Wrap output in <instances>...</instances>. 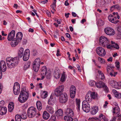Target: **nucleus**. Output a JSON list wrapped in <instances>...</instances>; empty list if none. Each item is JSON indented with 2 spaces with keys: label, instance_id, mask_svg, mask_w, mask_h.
Instances as JSON below:
<instances>
[{
  "label": "nucleus",
  "instance_id": "obj_1",
  "mask_svg": "<svg viewBox=\"0 0 121 121\" xmlns=\"http://www.w3.org/2000/svg\"><path fill=\"white\" fill-rule=\"evenodd\" d=\"M29 95V92L26 91V88H22L20 93L18 100L21 103H24L28 100Z\"/></svg>",
  "mask_w": 121,
  "mask_h": 121
},
{
  "label": "nucleus",
  "instance_id": "obj_2",
  "mask_svg": "<svg viewBox=\"0 0 121 121\" xmlns=\"http://www.w3.org/2000/svg\"><path fill=\"white\" fill-rule=\"evenodd\" d=\"M18 58L8 57L6 58V62L8 67L11 68L17 66L18 63Z\"/></svg>",
  "mask_w": 121,
  "mask_h": 121
},
{
  "label": "nucleus",
  "instance_id": "obj_3",
  "mask_svg": "<svg viewBox=\"0 0 121 121\" xmlns=\"http://www.w3.org/2000/svg\"><path fill=\"white\" fill-rule=\"evenodd\" d=\"M100 44L103 47H106L107 48L111 47L109 40L107 38L103 36L100 37L99 39Z\"/></svg>",
  "mask_w": 121,
  "mask_h": 121
},
{
  "label": "nucleus",
  "instance_id": "obj_4",
  "mask_svg": "<svg viewBox=\"0 0 121 121\" xmlns=\"http://www.w3.org/2000/svg\"><path fill=\"white\" fill-rule=\"evenodd\" d=\"M27 113L28 117L32 118L34 117L36 114V108L34 107H30L27 111Z\"/></svg>",
  "mask_w": 121,
  "mask_h": 121
},
{
  "label": "nucleus",
  "instance_id": "obj_5",
  "mask_svg": "<svg viewBox=\"0 0 121 121\" xmlns=\"http://www.w3.org/2000/svg\"><path fill=\"white\" fill-rule=\"evenodd\" d=\"M64 87V86L62 85L56 88L54 91L55 95L56 96H59L62 95Z\"/></svg>",
  "mask_w": 121,
  "mask_h": 121
},
{
  "label": "nucleus",
  "instance_id": "obj_6",
  "mask_svg": "<svg viewBox=\"0 0 121 121\" xmlns=\"http://www.w3.org/2000/svg\"><path fill=\"white\" fill-rule=\"evenodd\" d=\"M89 120L93 121H108L105 116L101 114L99 116V118L97 117L90 118Z\"/></svg>",
  "mask_w": 121,
  "mask_h": 121
},
{
  "label": "nucleus",
  "instance_id": "obj_7",
  "mask_svg": "<svg viewBox=\"0 0 121 121\" xmlns=\"http://www.w3.org/2000/svg\"><path fill=\"white\" fill-rule=\"evenodd\" d=\"M82 107L83 110L86 112H88L90 110L89 104L86 101H83L82 103Z\"/></svg>",
  "mask_w": 121,
  "mask_h": 121
},
{
  "label": "nucleus",
  "instance_id": "obj_8",
  "mask_svg": "<svg viewBox=\"0 0 121 121\" xmlns=\"http://www.w3.org/2000/svg\"><path fill=\"white\" fill-rule=\"evenodd\" d=\"M14 94L16 95L19 94L20 91V85L17 82H16L14 83L13 89Z\"/></svg>",
  "mask_w": 121,
  "mask_h": 121
},
{
  "label": "nucleus",
  "instance_id": "obj_9",
  "mask_svg": "<svg viewBox=\"0 0 121 121\" xmlns=\"http://www.w3.org/2000/svg\"><path fill=\"white\" fill-rule=\"evenodd\" d=\"M96 52L99 56H103L105 55L106 52L105 50L101 47H98L96 49Z\"/></svg>",
  "mask_w": 121,
  "mask_h": 121
},
{
  "label": "nucleus",
  "instance_id": "obj_10",
  "mask_svg": "<svg viewBox=\"0 0 121 121\" xmlns=\"http://www.w3.org/2000/svg\"><path fill=\"white\" fill-rule=\"evenodd\" d=\"M68 96L66 93H64L59 98V101L61 103H65L67 101Z\"/></svg>",
  "mask_w": 121,
  "mask_h": 121
},
{
  "label": "nucleus",
  "instance_id": "obj_11",
  "mask_svg": "<svg viewBox=\"0 0 121 121\" xmlns=\"http://www.w3.org/2000/svg\"><path fill=\"white\" fill-rule=\"evenodd\" d=\"M104 31L107 35H113L115 34L114 30L112 28L109 27L104 28Z\"/></svg>",
  "mask_w": 121,
  "mask_h": 121
},
{
  "label": "nucleus",
  "instance_id": "obj_12",
  "mask_svg": "<svg viewBox=\"0 0 121 121\" xmlns=\"http://www.w3.org/2000/svg\"><path fill=\"white\" fill-rule=\"evenodd\" d=\"M76 92V89L75 86L72 85L70 88V97L74 98L75 96Z\"/></svg>",
  "mask_w": 121,
  "mask_h": 121
},
{
  "label": "nucleus",
  "instance_id": "obj_13",
  "mask_svg": "<svg viewBox=\"0 0 121 121\" xmlns=\"http://www.w3.org/2000/svg\"><path fill=\"white\" fill-rule=\"evenodd\" d=\"M30 55V50L28 49H26L25 51L23 54V60L25 61H27L29 58Z\"/></svg>",
  "mask_w": 121,
  "mask_h": 121
},
{
  "label": "nucleus",
  "instance_id": "obj_14",
  "mask_svg": "<svg viewBox=\"0 0 121 121\" xmlns=\"http://www.w3.org/2000/svg\"><path fill=\"white\" fill-rule=\"evenodd\" d=\"M109 21L112 23L116 24L119 22L118 20L115 16L112 15H110L108 17Z\"/></svg>",
  "mask_w": 121,
  "mask_h": 121
},
{
  "label": "nucleus",
  "instance_id": "obj_15",
  "mask_svg": "<svg viewBox=\"0 0 121 121\" xmlns=\"http://www.w3.org/2000/svg\"><path fill=\"white\" fill-rule=\"evenodd\" d=\"M6 63L4 61L2 60L0 62V71L4 72L6 69Z\"/></svg>",
  "mask_w": 121,
  "mask_h": 121
},
{
  "label": "nucleus",
  "instance_id": "obj_16",
  "mask_svg": "<svg viewBox=\"0 0 121 121\" xmlns=\"http://www.w3.org/2000/svg\"><path fill=\"white\" fill-rule=\"evenodd\" d=\"M15 35V31L14 30H12L9 34L8 37V40L11 41L14 38Z\"/></svg>",
  "mask_w": 121,
  "mask_h": 121
},
{
  "label": "nucleus",
  "instance_id": "obj_17",
  "mask_svg": "<svg viewBox=\"0 0 121 121\" xmlns=\"http://www.w3.org/2000/svg\"><path fill=\"white\" fill-rule=\"evenodd\" d=\"M90 92H88L86 95L85 97V100L84 101H86L87 102L88 101V102H90L92 100Z\"/></svg>",
  "mask_w": 121,
  "mask_h": 121
},
{
  "label": "nucleus",
  "instance_id": "obj_18",
  "mask_svg": "<svg viewBox=\"0 0 121 121\" xmlns=\"http://www.w3.org/2000/svg\"><path fill=\"white\" fill-rule=\"evenodd\" d=\"M98 108L97 106H93L91 109V113L92 115L95 114L98 112Z\"/></svg>",
  "mask_w": 121,
  "mask_h": 121
},
{
  "label": "nucleus",
  "instance_id": "obj_19",
  "mask_svg": "<svg viewBox=\"0 0 121 121\" xmlns=\"http://www.w3.org/2000/svg\"><path fill=\"white\" fill-rule=\"evenodd\" d=\"M65 112L67 115L71 117H73L74 116L73 112L70 108H67Z\"/></svg>",
  "mask_w": 121,
  "mask_h": 121
},
{
  "label": "nucleus",
  "instance_id": "obj_20",
  "mask_svg": "<svg viewBox=\"0 0 121 121\" xmlns=\"http://www.w3.org/2000/svg\"><path fill=\"white\" fill-rule=\"evenodd\" d=\"M22 33L21 32H19L16 34V39L17 40V41L20 42L22 39Z\"/></svg>",
  "mask_w": 121,
  "mask_h": 121
},
{
  "label": "nucleus",
  "instance_id": "obj_21",
  "mask_svg": "<svg viewBox=\"0 0 121 121\" xmlns=\"http://www.w3.org/2000/svg\"><path fill=\"white\" fill-rule=\"evenodd\" d=\"M113 113H116L117 115H119L120 112V108L118 106L116 105V107L113 108Z\"/></svg>",
  "mask_w": 121,
  "mask_h": 121
},
{
  "label": "nucleus",
  "instance_id": "obj_22",
  "mask_svg": "<svg viewBox=\"0 0 121 121\" xmlns=\"http://www.w3.org/2000/svg\"><path fill=\"white\" fill-rule=\"evenodd\" d=\"M7 111V108L4 107L0 108V114L4 115L6 114Z\"/></svg>",
  "mask_w": 121,
  "mask_h": 121
},
{
  "label": "nucleus",
  "instance_id": "obj_23",
  "mask_svg": "<svg viewBox=\"0 0 121 121\" xmlns=\"http://www.w3.org/2000/svg\"><path fill=\"white\" fill-rule=\"evenodd\" d=\"M13 39V40H12L11 44L12 47H15L18 45L19 42L17 41L15 38H14Z\"/></svg>",
  "mask_w": 121,
  "mask_h": 121
},
{
  "label": "nucleus",
  "instance_id": "obj_24",
  "mask_svg": "<svg viewBox=\"0 0 121 121\" xmlns=\"http://www.w3.org/2000/svg\"><path fill=\"white\" fill-rule=\"evenodd\" d=\"M90 94L91 96L92 99H98V94L97 93L94 92H91L90 91Z\"/></svg>",
  "mask_w": 121,
  "mask_h": 121
},
{
  "label": "nucleus",
  "instance_id": "obj_25",
  "mask_svg": "<svg viewBox=\"0 0 121 121\" xmlns=\"http://www.w3.org/2000/svg\"><path fill=\"white\" fill-rule=\"evenodd\" d=\"M46 109L50 113L52 114L54 112V109L51 106L47 105L46 107Z\"/></svg>",
  "mask_w": 121,
  "mask_h": 121
},
{
  "label": "nucleus",
  "instance_id": "obj_26",
  "mask_svg": "<svg viewBox=\"0 0 121 121\" xmlns=\"http://www.w3.org/2000/svg\"><path fill=\"white\" fill-rule=\"evenodd\" d=\"M116 9L118 10H120L121 9L119 5L117 4L112 6L110 8V10L111 11H113L114 9Z\"/></svg>",
  "mask_w": 121,
  "mask_h": 121
},
{
  "label": "nucleus",
  "instance_id": "obj_27",
  "mask_svg": "<svg viewBox=\"0 0 121 121\" xmlns=\"http://www.w3.org/2000/svg\"><path fill=\"white\" fill-rule=\"evenodd\" d=\"M43 118L45 120L48 119L50 117L49 114L47 111H44L43 114Z\"/></svg>",
  "mask_w": 121,
  "mask_h": 121
},
{
  "label": "nucleus",
  "instance_id": "obj_28",
  "mask_svg": "<svg viewBox=\"0 0 121 121\" xmlns=\"http://www.w3.org/2000/svg\"><path fill=\"white\" fill-rule=\"evenodd\" d=\"M40 60L39 58H36L33 63V64L34 65H36L38 66H40Z\"/></svg>",
  "mask_w": 121,
  "mask_h": 121
},
{
  "label": "nucleus",
  "instance_id": "obj_29",
  "mask_svg": "<svg viewBox=\"0 0 121 121\" xmlns=\"http://www.w3.org/2000/svg\"><path fill=\"white\" fill-rule=\"evenodd\" d=\"M80 100L78 99H76V103L77 106V109L78 111H80Z\"/></svg>",
  "mask_w": 121,
  "mask_h": 121
},
{
  "label": "nucleus",
  "instance_id": "obj_30",
  "mask_svg": "<svg viewBox=\"0 0 121 121\" xmlns=\"http://www.w3.org/2000/svg\"><path fill=\"white\" fill-rule=\"evenodd\" d=\"M95 85L98 88L103 87L105 85L104 83L101 81L99 82L96 83Z\"/></svg>",
  "mask_w": 121,
  "mask_h": 121
},
{
  "label": "nucleus",
  "instance_id": "obj_31",
  "mask_svg": "<svg viewBox=\"0 0 121 121\" xmlns=\"http://www.w3.org/2000/svg\"><path fill=\"white\" fill-rule=\"evenodd\" d=\"M14 104L13 102L10 103L8 105V110L11 112L13 109Z\"/></svg>",
  "mask_w": 121,
  "mask_h": 121
},
{
  "label": "nucleus",
  "instance_id": "obj_32",
  "mask_svg": "<svg viewBox=\"0 0 121 121\" xmlns=\"http://www.w3.org/2000/svg\"><path fill=\"white\" fill-rule=\"evenodd\" d=\"M113 92L115 93L114 95L115 97L117 98L120 99L121 98V94L115 90H112Z\"/></svg>",
  "mask_w": 121,
  "mask_h": 121
},
{
  "label": "nucleus",
  "instance_id": "obj_33",
  "mask_svg": "<svg viewBox=\"0 0 121 121\" xmlns=\"http://www.w3.org/2000/svg\"><path fill=\"white\" fill-rule=\"evenodd\" d=\"M56 114L57 116H62L63 114L62 110L61 109H59L56 112Z\"/></svg>",
  "mask_w": 121,
  "mask_h": 121
},
{
  "label": "nucleus",
  "instance_id": "obj_34",
  "mask_svg": "<svg viewBox=\"0 0 121 121\" xmlns=\"http://www.w3.org/2000/svg\"><path fill=\"white\" fill-rule=\"evenodd\" d=\"M47 70L46 67L45 66L42 67L41 69V74L42 75H45Z\"/></svg>",
  "mask_w": 121,
  "mask_h": 121
},
{
  "label": "nucleus",
  "instance_id": "obj_35",
  "mask_svg": "<svg viewBox=\"0 0 121 121\" xmlns=\"http://www.w3.org/2000/svg\"><path fill=\"white\" fill-rule=\"evenodd\" d=\"M24 51V49L21 48L18 52V54L19 57H22L23 55Z\"/></svg>",
  "mask_w": 121,
  "mask_h": 121
},
{
  "label": "nucleus",
  "instance_id": "obj_36",
  "mask_svg": "<svg viewBox=\"0 0 121 121\" xmlns=\"http://www.w3.org/2000/svg\"><path fill=\"white\" fill-rule=\"evenodd\" d=\"M117 89H120L121 88V82H115V85L114 87Z\"/></svg>",
  "mask_w": 121,
  "mask_h": 121
},
{
  "label": "nucleus",
  "instance_id": "obj_37",
  "mask_svg": "<svg viewBox=\"0 0 121 121\" xmlns=\"http://www.w3.org/2000/svg\"><path fill=\"white\" fill-rule=\"evenodd\" d=\"M54 99L52 98L51 97H50V98L48 102V104L51 105H53L54 104Z\"/></svg>",
  "mask_w": 121,
  "mask_h": 121
},
{
  "label": "nucleus",
  "instance_id": "obj_38",
  "mask_svg": "<svg viewBox=\"0 0 121 121\" xmlns=\"http://www.w3.org/2000/svg\"><path fill=\"white\" fill-rule=\"evenodd\" d=\"M36 106L38 110H40L42 108V106L40 102L39 101H37L36 102Z\"/></svg>",
  "mask_w": 121,
  "mask_h": 121
},
{
  "label": "nucleus",
  "instance_id": "obj_39",
  "mask_svg": "<svg viewBox=\"0 0 121 121\" xmlns=\"http://www.w3.org/2000/svg\"><path fill=\"white\" fill-rule=\"evenodd\" d=\"M115 82H116L115 81L111 79H109L108 82V83L110 85L113 87H114L115 85Z\"/></svg>",
  "mask_w": 121,
  "mask_h": 121
},
{
  "label": "nucleus",
  "instance_id": "obj_40",
  "mask_svg": "<svg viewBox=\"0 0 121 121\" xmlns=\"http://www.w3.org/2000/svg\"><path fill=\"white\" fill-rule=\"evenodd\" d=\"M31 64V62L30 61H28L26 63L24 66V70H26L27 69L29 68L30 67Z\"/></svg>",
  "mask_w": 121,
  "mask_h": 121
},
{
  "label": "nucleus",
  "instance_id": "obj_41",
  "mask_svg": "<svg viewBox=\"0 0 121 121\" xmlns=\"http://www.w3.org/2000/svg\"><path fill=\"white\" fill-rule=\"evenodd\" d=\"M57 70L56 71H55L54 73V76L55 78L56 79H58L60 77V74Z\"/></svg>",
  "mask_w": 121,
  "mask_h": 121
},
{
  "label": "nucleus",
  "instance_id": "obj_42",
  "mask_svg": "<svg viewBox=\"0 0 121 121\" xmlns=\"http://www.w3.org/2000/svg\"><path fill=\"white\" fill-rule=\"evenodd\" d=\"M48 95V92L45 91H44L41 95V97L43 98H46Z\"/></svg>",
  "mask_w": 121,
  "mask_h": 121
},
{
  "label": "nucleus",
  "instance_id": "obj_43",
  "mask_svg": "<svg viewBox=\"0 0 121 121\" xmlns=\"http://www.w3.org/2000/svg\"><path fill=\"white\" fill-rule=\"evenodd\" d=\"M70 116H65L64 117V120L67 121H72L73 120V118L72 117Z\"/></svg>",
  "mask_w": 121,
  "mask_h": 121
},
{
  "label": "nucleus",
  "instance_id": "obj_44",
  "mask_svg": "<svg viewBox=\"0 0 121 121\" xmlns=\"http://www.w3.org/2000/svg\"><path fill=\"white\" fill-rule=\"evenodd\" d=\"M107 70L108 73H110L111 72H113V69L111 68V67L108 65L107 66Z\"/></svg>",
  "mask_w": 121,
  "mask_h": 121
},
{
  "label": "nucleus",
  "instance_id": "obj_45",
  "mask_svg": "<svg viewBox=\"0 0 121 121\" xmlns=\"http://www.w3.org/2000/svg\"><path fill=\"white\" fill-rule=\"evenodd\" d=\"M110 46H111L110 48H108V49H111L112 48H115L117 49H118L119 48V46L117 44L114 43L112 45H111L110 44Z\"/></svg>",
  "mask_w": 121,
  "mask_h": 121
},
{
  "label": "nucleus",
  "instance_id": "obj_46",
  "mask_svg": "<svg viewBox=\"0 0 121 121\" xmlns=\"http://www.w3.org/2000/svg\"><path fill=\"white\" fill-rule=\"evenodd\" d=\"M33 67L35 71L37 72L39 69V66H37L36 65H33Z\"/></svg>",
  "mask_w": 121,
  "mask_h": 121
},
{
  "label": "nucleus",
  "instance_id": "obj_47",
  "mask_svg": "<svg viewBox=\"0 0 121 121\" xmlns=\"http://www.w3.org/2000/svg\"><path fill=\"white\" fill-rule=\"evenodd\" d=\"M15 118L16 121H21L22 118L20 115H17L15 116Z\"/></svg>",
  "mask_w": 121,
  "mask_h": 121
},
{
  "label": "nucleus",
  "instance_id": "obj_48",
  "mask_svg": "<svg viewBox=\"0 0 121 121\" xmlns=\"http://www.w3.org/2000/svg\"><path fill=\"white\" fill-rule=\"evenodd\" d=\"M22 119L23 120H25L26 118L27 114L26 113L23 112L21 115H20Z\"/></svg>",
  "mask_w": 121,
  "mask_h": 121
},
{
  "label": "nucleus",
  "instance_id": "obj_49",
  "mask_svg": "<svg viewBox=\"0 0 121 121\" xmlns=\"http://www.w3.org/2000/svg\"><path fill=\"white\" fill-rule=\"evenodd\" d=\"M89 84L90 86H93L95 85L96 83L94 81L91 80L89 81Z\"/></svg>",
  "mask_w": 121,
  "mask_h": 121
},
{
  "label": "nucleus",
  "instance_id": "obj_50",
  "mask_svg": "<svg viewBox=\"0 0 121 121\" xmlns=\"http://www.w3.org/2000/svg\"><path fill=\"white\" fill-rule=\"evenodd\" d=\"M115 63L116 67L118 70H119L120 69L119 62L118 61H117L115 62Z\"/></svg>",
  "mask_w": 121,
  "mask_h": 121
},
{
  "label": "nucleus",
  "instance_id": "obj_51",
  "mask_svg": "<svg viewBox=\"0 0 121 121\" xmlns=\"http://www.w3.org/2000/svg\"><path fill=\"white\" fill-rule=\"evenodd\" d=\"M65 80V77L64 74H62L60 81L62 82H64Z\"/></svg>",
  "mask_w": 121,
  "mask_h": 121
},
{
  "label": "nucleus",
  "instance_id": "obj_52",
  "mask_svg": "<svg viewBox=\"0 0 121 121\" xmlns=\"http://www.w3.org/2000/svg\"><path fill=\"white\" fill-rule=\"evenodd\" d=\"M98 24L99 26H102L104 24V22L102 20H100L98 21Z\"/></svg>",
  "mask_w": 121,
  "mask_h": 121
},
{
  "label": "nucleus",
  "instance_id": "obj_53",
  "mask_svg": "<svg viewBox=\"0 0 121 121\" xmlns=\"http://www.w3.org/2000/svg\"><path fill=\"white\" fill-rule=\"evenodd\" d=\"M98 59L101 63H104L105 62L104 59H103L102 58H100V57H98Z\"/></svg>",
  "mask_w": 121,
  "mask_h": 121
},
{
  "label": "nucleus",
  "instance_id": "obj_54",
  "mask_svg": "<svg viewBox=\"0 0 121 121\" xmlns=\"http://www.w3.org/2000/svg\"><path fill=\"white\" fill-rule=\"evenodd\" d=\"M44 75H46V78L47 79H49L51 77V75L50 73H46V74Z\"/></svg>",
  "mask_w": 121,
  "mask_h": 121
},
{
  "label": "nucleus",
  "instance_id": "obj_55",
  "mask_svg": "<svg viewBox=\"0 0 121 121\" xmlns=\"http://www.w3.org/2000/svg\"><path fill=\"white\" fill-rule=\"evenodd\" d=\"M56 119V117L54 116H52L50 118L51 121H55Z\"/></svg>",
  "mask_w": 121,
  "mask_h": 121
},
{
  "label": "nucleus",
  "instance_id": "obj_56",
  "mask_svg": "<svg viewBox=\"0 0 121 121\" xmlns=\"http://www.w3.org/2000/svg\"><path fill=\"white\" fill-rule=\"evenodd\" d=\"M103 87H104V90L106 92H108V87L105 85Z\"/></svg>",
  "mask_w": 121,
  "mask_h": 121
},
{
  "label": "nucleus",
  "instance_id": "obj_57",
  "mask_svg": "<svg viewBox=\"0 0 121 121\" xmlns=\"http://www.w3.org/2000/svg\"><path fill=\"white\" fill-rule=\"evenodd\" d=\"M33 54L34 56H35L37 55L38 54V52L35 49L33 50Z\"/></svg>",
  "mask_w": 121,
  "mask_h": 121
},
{
  "label": "nucleus",
  "instance_id": "obj_58",
  "mask_svg": "<svg viewBox=\"0 0 121 121\" xmlns=\"http://www.w3.org/2000/svg\"><path fill=\"white\" fill-rule=\"evenodd\" d=\"M4 102L3 100H2L0 102V108L3 107L4 104Z\"/></svg>",
  "mask_w": 121,
  "mask_h": 121
},
{
  "label": "nucleus",
  "instance_id": "obj_59",
  "mask_svg": "<svg viewBox=\"0 0 121 121\" xmlns=\"http://www.w3.org/2000/svg\"><path fill=\"white\" fill-rule=\"evenodd\" d=\"M114 71H113V72H111L110 73H107V74H110V76H115V74H114Z\"/></svg>",
  "mask_w": 121,
  "mask_h": 121
},
{
  "label": "nucleus",
  "instance_id": "obj_60",
  "mask_svg": "<svg viewBox=\"0 0 121 121\" xmlns=\"http://www.w3.org/2000/svg\"><path fill=\"white\" fill-rule=\"evenodd\" d=\"M46 13L48 17H49L51 16V13L49 11L47 10L46 11Z\"/></svg>",
  "mask_w": 121,
  "mask_h": 121
},
{
  "label": "nucleus",
  "instance_id": "obj_61",
  "mask_svg": "<svg viewBox=\"0 0 121 121\" xmlns=\"http://www.w3.org/2000/svg\"><path fill=\"white\" fill-rule=\"evenodd\" d=\"M65 35L67 37L69 38L70 39H71V37H70V35L68 33H66Z\"/></svg>",
  "mask_w": 121,
  "mask_h": 121
},
{
  "label": "nucleus",
  "instance_id": "obj_62",
  "mask_svg": "<svg viewBox=\"0 0 121 121\" xmlns=\"http://www.w3.org/2000/svg\"><path fill=\"white\" fill-rule=\"evenodd\" d=\"M76 66L79 71L80 72H81V69L80 66L79 65L77 64V65Z\"/></svg>",
  "mask_w": 121,
  "mask_h": 121
},
{
  "label": "nucleus",
  "instance_id": "obj_63",
  "mask_svg": "<svg viewBox=\"0 0 121 121\" xmlns=\"http://www.w3.org/2000/svg\"><path fill=\"white\" fill-rule=\"evenodd\" d=\"M48 0H44V1H41V3L43 4H44L47 3Z\"/></svg>",
  "mask_w": 121,
  "mask_h": 121
},
{
  "label": "nucleus",
  "instance_id": "obj_64",
  "mask_svg": "<svg viewBox=\"0 0 121 121\" xmlns=\"http://www.w3.org/2000/svg\"><path fill=\"white\" fill-rule=\"evenodd\" d=\"M117 30L119 32L121 33V26L117 28Z\"/></svg>",
  "mask_w": 121,
  "mask_h": 121
}]
</instances>
